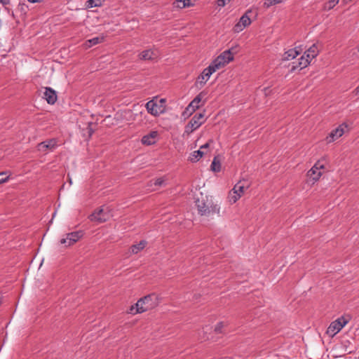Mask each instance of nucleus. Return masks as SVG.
<instances>
[{
    "instance_id": "obj_24",
    "label": "nucleus",
    "mask_w": 359,
    "mask_h": 359,
    "mask_svg": "<svg viewBox=\"0 0 359 359\" xmlns=\"http://www.w3.org/2000/svg\"><path fill=\"white\" fill-rule=\"evenodd\" d=\"M241 197V195L233 189L229 194L228 199L229 203L233 204L235 203Z\"/></svg>"
},
{
    "instance_id": "obj_39",
    "label": "nucleus",
    "mask_w": 359,
    "mask_h": 359,
    "mask_svg": "<svg viewBox=\"0 0 359 359\" xmlns=\"http://www.w3.org/2000/svg\"><path fill=\"white\" fill-rule=\"evenodd\" d=\"M358 53H359V46L357 48L356 50H352L353 56H355L356 57H359V55H358Z\"/></svg>"
},
{
    "instance_id": "obj_40",
    "label": "nucleus",
    "mask_w": 359,
    "mask_h": 359,
    "mask_svg": "<svg viewBox=\"0 0 359 359\" xmlns=\"http://www.w3.org/2000/svg\"><path fill=\"white\" fill-rule=\"evenodd\" d=\"M0 4L4 6H7L10 4V0H0Z\"/></svg>"
},
{
    "instance_id": "obj_38",
    "label": "nucleus",
    "mask_w": 359,
    "mask_h": 359,
    "mask_svg": "<svg viewBox=\"0 0 359 359\" xmlns=\"http://www.w3.org/2000/svg\"><path fill=\"white\" fill-rule=\"evenodd\" d=\"M129 313L132 314L140 313L139 312H136V304L130 306Z\"/></svg>"
},
{
    "instance_id": "obj_49",
    "label": "nucleus",
    "mask_w": 359,
    "mask_h": 359,
    "mask_svg": "<svg viewBox=\"0 0 359 359\" xmlns=\"http://www.w3.org/2000/svg\"><path fill=\"white\" fill-rule=\"evenodd\" d=\"M6 181H0V184L1 183H3V182H5Z\"/></svg>"
},
{
    "instance_id": "obj_35",
    "label": "nucleus",
    "mask_w": 359,
    "mask_h": 359,
    "mask_svg": "<svg viewBox=\"0 0 359 359\" xmlns=\"http://www.w3.org/2000/svg\"><path fill=\"white\" fill-rule=\"evenodd\" d=\"M178 2L182 4V6L184 8L189 7L191 5V0H178Z\"/></svg>"
},
{
    "instance_id": "obj_36",
    "label": "nucleus",
    "mask_w": 359,
    "mask_h": 359,
    "mask_svg": "<svg viewBox=\"0 0 359 359\" xmlns=\"http://www.w3.org/2000/svg\"><path fill=\"white\" fill-rule=\"evenodd\" d=\"M229 1V0H217V4L219 7H224L226 4V3Z\"/></svg>"
},
{
    "instance_id": "obj_16",
    "label": "nucleus",
    "mask_w": 359,
    "mask_h": 359,
    "mask_svg": "<svg viewBox=\"0 0 359 359\" xmlns=\"http://www.w3.org/2000/svg\"><path fill=\"white\" fill-rule=\"evenodd\" d=\"M157 57V53L151 49L143 50L139 55L140 59L143 60H152L156 59Z\"/></svg>"
},
{
    "instance_id": "obj_44",
    "label": "nucleus",
    "mask_w": 359,
    "mask_h": 359,
    "mask_svg": "<svg viewBox=\"0 0 359 359\" xmlns=\"http://www.w3.org/2000/svg\"><path fill=\"white\" fill-rule=\"evenodd\" d=\"M353 1V0H342L341 1H342V3H343L344 4H347L350 3V2H351V1Z\"/></svg>"
},
{
    "instance_id": "obj_37",
    "label": "nucleus",
    "mask_w": 359,
    "mask_h": 359,
    "mask_svg": "<svg viewBox=\"0 0 359 359\" xmlns=\"http://www.w3.org/2000/svg\"><path fill=\"white\" fill-rule=\"evenodd\" d=\"M92 125H93V123H91V122L88 123V128H87L88 129V133L90 137L94 133V130H93V129L91 127Z\"/></svg>"
},
{
    "instance_id": "obj_7",
    "label": "nucleus",
    "mask_w": 359,
    "mask_h": 359,
    "mask_svg": "<svg viewBox=\"0 0 359 359\" xmlns=\"http://www.w3.org/2000/svg\"><path fill=\"white\" fill-rule=\"evenodd\" d=\"M111 215L109 212H106L102 208H99L93 212L90 216L89 219L92 222H96L97 223H102L107 221Z\"/></svg>"
},
{
    "instance_id": "obj_26",
    "label": "nucleus",
    "mask_w": 359,
    "mask_h": 359,
    "mask_svg": "<svg viewBox=\"0 0 359 359\" xmlns=\"http://www.w3.org/2000/svg\"><path fill=\"white\" fill-rule=\"evenodd\" d=\"M103 40H104L103 37L97 36V37H94V38H92V39L88 40L86 41V43H88V47H91L93 46H95L96 44H98V43L102 42Z\"/></svg>"
},
{
    "instance_id": "obj_28",
    "label": "nucleus",
    "mask_w": 359,
    "mask_h": 359,
    "mask_svg": "<svg viewBox=\"0 0 359 359\" xmlns=\"http://www.w3.org/2000/svg\"><path fill=\"white\" fill-rule=\"evenodd\" d=\"M284 1H285V0H265L263 6L265 8H269L273 5H276Z\"/></svg>"
},
{
    "instance_id": "obj_2",
    "label": "nucleus",
    "mask_w": 359,
    "mask_h": 359,
    "mask_svg": "<svg viewBox=\"0 0 359 359\" xmlns=\"http://www.w3.org/2000/svg\"><path fill=\"white\" fill-rule=\"evenodd\" d=\"M158 304L157 297L155 294H148L140 299L136 303V312L143 313L154 308Z\"/></svg>"
},
{
    "instance_id": "obj_17",
    "label": "nucleus",
    "mask_w": 359,
    "mask_h": 359,
    "mask_svg": "<svg viewBox=\"0 0 359 359\" xmlns=\"http://www.w3.org/2000/svg\"><path fill=\"white\" fill-rule=\"evenodd\" d=\"M212 74L210 69H208L207 68L204 69L202 73L198 76L197 83H199L201 87L203 86L208 81Z\"/></svg>"
},
{
    "instance_id": "obj_19",
    "label": "nucleus",
    "mask_w": 359,
    "mask_h": 359,
    "mask_svg": "<svg viewBox=\"0 0 359 359\" xmlns=\"http://www.w3.org/2000/svg\"><path fill=\"white\" fill-rule=\"evenodd\" d=\"M224 67V63L222 62L217 57L212 61V62L207 67L208 69H210L212 74L215 72L217 69Z\"/></svg>"
},
{
    "instance_id": "obj_21",
    "label": "nucleus",
    "mask_w": 359,
    "mask_h": 359,
    "mask_svg": "<svg viewBox=\"0 0 359 359\" xmlns=\"http://www.w3.org/2000/svg\"><path fill=\"white\" fill-rule=\"evenodd\" d=\"M147 245V241H141L139 243L133 245L130 248L133 254H137L142 250Z\"/></svg>"
},
{
    "instance_id": "obj_1",
    "label": "nucleus",
    "mask_w": 359,
    "mask_h": 359,
    "mask_svg": "<svg viewBox=\"0 0 359 359\" xmlns=\"http://www.w3.org/2000/svg\"><path fill=\"white\" fill-rule=\"evenodd\" d=\"M201 197L196 196L195 199V205L196 207L198 214L201 216L210 217L213 215H219L220 207L218 204L215 203L211 198L208 196H203L200 192Z\"/></svg>"
},
{
    "instance_id": "obj_47",
    "label": "nucleus",
    "mask_w": 359,
    "mask_h": 359,
    "mask_svg": "<svg viewBox=\"0 0 359 359\" xmlns=\"http://www.w3.org/2000/svg\"><path fill=\"white\" fill-rule=\"evenodd\" d=\"M43 262V259L41 260V262L40 264V267L42 266Z\"/></svg>"
},
{
    "instance_id": "obj_9",
    "label": "nucleus",
    "mask_w": 359,
    "mask_h": 359,
    "mask_svg": "<svg viewBox=\"0 0 359 359\" xmlns=\"http://www.w3.org/2000/svg\"><path fill=\"white\" fill-rule=\"evenodd\" d=\"M83 236L81 231H74L66 234V237L60 240V243L69 246L78 241Z\"/></svg>"
},
{
    "instance_id": "obj_23",
    "label": "nucleus",
    "mask_w": 359,
    "mask_h": 359,
    "mask_svg": "<svg viewBox=\"0 0 359 359\" xmlns=\"http://www.w3.org/2000/svg\"><path fill=\"white\" fill-rule=\"evenodd\" d=\"M243 182V181H238L233 187V190L239 194L241 196H242V195L244 194V191L248 188V185L245 186V184L242 183Z\"/></svg>"
},
{
    "instance_id": "obj_29",
    "label": "nucleus",
    "mask_w": 359,
    "mask_h": 359,
    "mask_svg": "<svg viewBox=\"0 0 359 359\" xmlns=\"http://www.w3.org/2000/svg\"><path fill=\"white\" fill-rule=\"evenodd\" d=\"M104 0H88L87 1V7L93 8L101 6Z\"/></svg>"
},
{
    "instance_id": "obj_18",
    "label": "nucleus",
    "mask_w": 359,
    "mask_h": 359,
    "mask_svg": "<svg viewBox=\"0 0 359 359\" xmlns=\"http://www.w3.org/2000/svg\"><path fill=\"white\" fill-rule=\"evenodd\" d=\"M301 51L298 50L297 48L288 50L284 53L283 60H290L294 59L300 54Z\"/></svg>"
},
{
    "instance_id": "obj_48",
    "label": "nucleus",
    "mask_w": 359,
    "mask_h": 359,
    "mask_svg": "<svg viewBox=\"0 0 359 359\" xmlns=\"http://www.w3.org/2000/svg\"><path fill=\"white\" fill-rule=\"evenodd\" d=\"M43 144V142L40 143L39 146H42Z\"/></svg>"
},
{
    "instance_id": "obj_4",
    "label": "nucleus",
    "mask_w": 359,
    "mask_h": 359,
    "mask_svg": "<svg viewBox=\"0 0 359 359\" xmlns=\"http://www.w3.org/2000/svg\"><path fill=\"white\" fill-rule=\"evenodd\" d=\"M327 160L325 157L318 161L308 171L307 177L309 180H319L325 171V163Z\"/></svg>"
},
{
    "instance_id": "obj_31",
    "label": "nucleus",
    "mask_w": 359,
    "mask_h": 359,
    "mask_svg": "<svg viewBox=\"0 0 359 359\" xmlns=\"http://www.w3.org/2000/svg\"><path fill=\"white\" fill-rule=\"evenodd\" d=\"M57 145V140L55 139H51L46 142V149H53Z\"/></svg>"
},
{
    "instance_id": "obj_27",
    "label": "nucleus",
    "mask_w": 359,
    "mask_h": 359,
    "mask_svg": "<svg viewBox=\"0 0 359 359\" xmlns=\"http://www.w3.org/2000/svg\"><path fill=\"white\" fill-rule=\"evenodd\" d=\"M211 168L214 172H219L221 170L220 161L217 159V157H215L211 163Z\"/></svg>"
},
{
    "instance_id": "obj_11",
    "label": "nucleus",
    "mask_w": 359,
    "mask_h": 359,
    "mask_svg": "<svg viewBox=\"0 0 359 359\" xmlns=\"http://www.w3.org/2000/svg\"><path fill=\"white\" fill-rule=\"evenodd\" d=\"M205 122L204 114H196L190 120L189 123H191V127L194 129L198 128Z\"/></svg>"
},
{
    "instance_id": "obj_42",
    "label": "nucleus",
    "mask_w": 359,
    "mask_h": 359,
    "mask_svg": "<svg viewBox=\"0 0 359 359\" xmlns=\"http://www.w3.org/2000/svg\"><path fill=\"white\" fill-rule=\"evenodd\" d=\"M210 146V143L209 142H207L205 144H204L203 145H202L201 147H200V149H207Z\"/></svg>"
},
{
    "instance_id": "obj_45",
    "label": "nucleus",
    "mask_w": 359,
    "mask_h": 359,
    "mask_svg": "<svg viewBox=\"0 0 359 359\" xmlns=\"http://www.w3.org/2000/svg\"><path fill=\"white\" fill-rule=\"evenodd\" d=\"M28 1L31 3H36V2H41L42 0H27Z\"/></svg>"
},
{
    "instance_id": "obj_32",
    "label": "nucleus",
    "mask_w": 359,
    "mask_h": 359,
    "mask_svg": "<svg viewBox=\"0 0 359 359\" xmlns=\"http://www.w3.org/2000/svg\"><path fill=\"white\" fill-rule=\"evenodd\" d=\"M11 176V172L9 171L1 172H0V180H9Z\"/></svg>"
},
{
    "instance_id": "obj_10",
    "label": "nucleus",
    "mask_w": 359,
    "mask_h": 359,
    "mask_svg": "<svg viewBox=\"0 0 359 359\" xmlns=\"http://www.w3.org/2000/svg\"><path fill=\"white\" fill-rule=\"evenodd\" d=\"M203 93H200L187 107L183 115L187 114L191 115L196 109L199 108V103L201 101Z\"/></svg>"
},
{
    "instance_id": "obj_41",
    "label": "nucleus",
    "mask_w": 359,
    "mask_h": 359,
    "mask_svg": "<svg viewBox=\"0 0 359 359\" xmlns=\"http://www.w3.org/2000/svg\"><path fill=\"white\" fill-rule=\"evenodd\" d=\"M355 96L359 97V86L353 92Z\"/></svg>"
},
{
    "instance_id": "obj_34",
    "label": "nucleus",
    "mask_w": 359,
    "mask_h": 359,
    "mask_svg": "<svg viewBox=\"0 0 359 359\" xmlns=\"http://www.w3.org/2000/svg\"><path fill=\"white\" fill-rule=\"evenodd\" d=\"M196 129H194V128L191 127V123H188V124L185 127L184 133L189 135L190 133H193Z\"/></svg>"
},
{
    "instance_id": "obj_43",
    "label": "nucleus",
    "mask_w": 359,
    "mask_h": 359,
    "mask_svg": "<svg viewBox=\"0 0 359 359\" xmlns=\"http://www.w3.org/2000/svg\"><path fill=\"white\" fill-rule=\"evenodd\" d=\"M175 4L177 7L178 8H184V7L182 6V4H180V2H178V0H177L175 2Z\"/></svg>"
},
{
    "instance_id": "obj_33",
    "label": "nucleus",
    "mask_w": 359,
    "mask_h": 359,
    "mask_svg": "<svg viewBox=\"0 0 359 359\" xmlns=\"http://www.w3.org/2000/svg\"><path fill=\"white\" fill-rule=\"evenodd\" d=\"M164 182L165 181H153L155 187L151 189L149 188L148 189V190L155 191L157 189V187H161L164 183ZM151 182H152V181H151Z\"/></svg>"
},
{
    "instance_id": "obj_15",
    "label": "nucleus",
    "mask_w": 359,
    "mask_h": 359,
    "mask_svg": "<svg viewBox=\"0 0 359 359\" xmlns=\"http://www.w3.org/2000/svg\"><path fill=\"white\" fill-rule=\"evenodd\" d=\"M158 136V133L156 131H152L149 134L146 135L142 137V142L143 144L146 145H151L156 142V139Z\"/></svg>"
},
{
    "instance_id": "obj_22",
    "label": "nucleus",
    "mask_w": 359,
    "mask_h": 359,
    "mask_svg": "<svg viewBox=\"0 0 359 359\" xmlns=\"http://www.w3.org/2000/svg\"><path fill=\"white\" fill-rule=\"evenodd\" d=\"M204 152L201 149L194 151L189 157V160L191 162H197L203 156Z\"/></svg>"
},
{
    "instance_id": "obj_12",
    "label": "nucleus",
    "mask_w": 359,
    "mask_h": 359,
    "mask_svg": "<svg viewBox=\"0 0 359 359\" xmlns=\"http://www.w3.org/2000/svg\"><path fill=\"white\" fill-rule=\"evenodd\" d=\"M311 60L309 57H306V55H303L299 59L298 64L296 65H292L291 67L290 72H294L297 68L299 69H302L305 67H306L311 62Z\"/></svg>"
},
{
    "instance_id": "obj_5",
    "label": "nucleus",
    "mask_w": 359,
    "mask_h": 359,
    "mask_svg": "<svg viewBox=\"0 0 359 359\" xmlns=\"http://www.w3.org/2000/svg\"><path fill=\"white\" fill-rule=\"evenodd\" d=\"M348 319L341 316L330 323L327 329L326 334L331 337L335 336L348 323Z\"/></svg>"
},
{
    "instance_id": "obj_6",
    "label": "nucleus",
    "mask_w": 359,
    "mask_h": 359,
    "mask_svg": "<svg viewBox=\"0 0 359 359\" xmlns=\"http://www.w3.org/2000/svg\"><path fill=\"white\" fill-rule=\"evenodd\" d=\"M348 131V126L346 123L340 124L337 128L332 130L327 136L326 140L327 143L333 142L338 138L341 137L345 133Z\"/></svg>"
},
{
    "instance_id": "obj_25",
    "label": "nucleus",
    "mask_w": 359,
    "mask_h": 359,
    "mask_svg": "<svg viewBox=\"0 0 359 359\" xmlns=\"http://www.w3.org/2000/svg\"><path fill=\"white\" fill-rule=\"evenodd\" d=\"M339 1V0H329L324 4L323 9L325 11L332 9L337 4H338Z\"/></svg>"
},
{
    "instance_id": "obj_3",
    "label": "nucleus",
    "mask_w": 359,
    "mask_h": 359,
    "mask_svg": "<svg viewBox=\"0 0 359 359\" xmlns=\"http://www.w3.org/2000/svg\"><path fill=\"white\" fill-rule=\"evenodd\" d=\"M146 109L150 114L158 116L165 111V100H151L147 102Z\"/></svg>"
},
{
    "instance_id": "obj_46",
    "label": "nucleus",
    "mask_w": 359,
    "mask_h": 359,
    "mask_svg": "<svg viewBox=\"0 0 359 359\" xmlns=\"http://www.w3.org/2000/svg\"><path fill=\"white\" fill-rule=\"evenodd\" d=\"M68 182H69V186H70V185L72 184V180H69V181H68Z\"/></svg>"
},
{
    "instance_id": "obj_50",
    "label": "nucleus",
    "mask_w": 359,
    "mask_h": 359,
    "mask_svg": "<svg viewBox=\"0 0 359 359\" xmlns=\"http://www.w3.org/2000/svg\"><path fill=\"white\" fill-rule=\"evenodd\" d=\"M55 214H56V212H54V213H53V216L54 217V216L55 215Z\"/></svg>"
},
{
    "instance_id": "obj_13",
    "label": "nucleus",
    "mask_w": 359,
    "mask_h": 359,
    "mask_svg": "<svg viewBox=\"0 0 359 359\" xmlns=\"http://www.w3.org/2000/svg\"><path fill=\"white\" fill-rule=\"evenodd\" d=\"M222 62L224 63V66L228 64L229 62L233 60V54L231 50H226L222 52L219 56L217 57Z\"/></svg>"
},
{
    "instance_id": "obj_30",
    "label": "nucleus",
    "mask_w": 359,
    "mask_h": 359,
    "mask_svg": "<svg viewBox=\"0 0 359 359\" xmlns=\"http://www.w3.org/2000/svg\"><path fill=\"white\" fill-rule=\"evenodd\" d=\"M227 324L223 321L217 323L214 329L215 332L217 334L223 333V328Z\"/></svg>"
},
{
    "instance_id": "obj_14",
    "label": "nucleus",
    "mask_w": 359,
    "mask_h": 359,
    "mask_svg": "<svg viewBox=\"0 0 359 359\" xmlns=\"http://www.w3.org/2000/svg\"><path fill=\"white\" fill-rule=\"evenodd\" d=\"M57 100L56 91L50 87H46V102L49 104H54Z\"/></svg>"
},
{
    "instance_id": "obj_8",
    "label": "nucleus",
    "mask_w": 359,
    "mask_h": 359,
    "mask_svg": "<svg viewBox=\"0 0 359 359\" xmlns=\"http://www.w3.org/2000/svg\"><path fill=\"white\" fill-rule=\"evenodd\" d=\"M249 13H251L250 10L247 11L246 13L241 16L239 21L234 25L233 28L234 32L239 33L251 24V20L248 16Z\"/></svg>"
},
{
    "instance_id": "obj_20",
    "label": "nucleus",
    "mask_w": 359,
    "mask_h": 359,
    "mask_svg": "<svg viewBox=\"0 0 359 359\" xmlns=\"http://www.w3.org/2000/svg\"><path fill=\"white\" fill-rule=\"evenodd\" d=\"M318 53L319 50L318 47L316 44H313L306 51H305L304 55L311 60L318 55Z\"/></svg>"
}]
</instances>
